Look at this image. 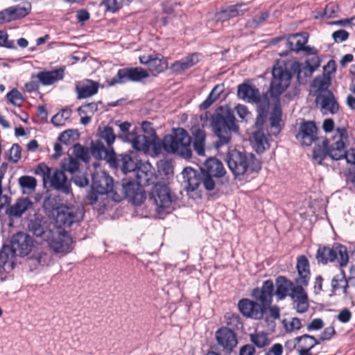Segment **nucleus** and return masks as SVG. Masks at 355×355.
<instances>
[{
  "label": "nucleus",
  "mask_w": 355,
  "mask_h": 355,
  "mask_svg": "<svg viewBox=\"0 0 355 355\" xmlns=\"http://www.w3.org/2000/svg\"><path fill=\"white\" fill-rule=\"evenodd\" d=\"M220 120L218 117L214 119L211 130L218 138L214 143V147L217 149L230 144L232 139V133H239V132L237 120L231 109Z\"/></svg>",
  "instance_id": "nucleus-3"
},
{
  "label": "nucleus",
  "mask_w": 355,
  "mask_h": 355,
  "mask_svg": "<svg viewBox=\"0 0 355 355\" xmlns=\"http://www.w3.org/2000/svg\"><path fill=\"white\" fill-rule=\"evenodd\" d=\"M256 103L257 104V116L255 124L257 126H261L267 117L270 103L266 96L263 98L261 96L260 101Z\"/></svg>",
  "instance_id": "nucleus-38"
},
{
  "label": "nucleus",
  "mask_w": 355,
  "mask_h": 355,
  "mask_svg": "<svg viewBox=\"0 0 355 355\" xmlns=\"http://www.w3.org/2000/svg\"><path fill=\"white\" fill-rule=\"evenodd\" d=\"M139 60L141 64L148 66V69L153 76L165 71L168 67L167 58L159 53L143 55L139 57Z\"/></svg>",
  "instance_id": "nucleus-12"
},
{
  "label": "nucleus",
  "mask_w": 355,
  "mask_h": 355,
  "mask_svg": "<svg viewBox=\"0 0 355 355\" xmlns=\"http://www.w3.org/2000/svg\"><path fill=\"white\" fill-rule=\"evenodd\" d=\"M348 135L345 128H338L333 137L332 143L327 140L323 141V147L327 153L333 159L339 160L344 158L345 152V144L347 141Z\"/></svg>",
  "instance_id": "nucleus-9"
},
{
  "label": "nucleus",
  "mask_w": 355,
  "mask_h": 355,
  "mask_svg": "<svg viewBox=\"0 0 355 355\" xmlns=\"http://www.w3.org/2000/svg\"><path fill=\"white\" fill-rule=\"evenodd\" d=\"M306 286L295 284V286L290 295L294 308L300 313H305L309 306L308 295L304 290Z\"/></svg>",
  "instance_id": "nucleus-19"
},
{
  "label": "nucleus",
  "mask_w": 355,
  "mask_h": 355,
  "mask_svg": "<svg viewBox=\"0 0 355 355\" xmlns=\"http://www.w3.org/2000/svg\"><path fill=\"white\" fill-rule=\"evenodd\" d=\"M16 255L9 245H3L0 250V270L6 272L12 270L15 267Z\"/></svg>",
  "instance_id": "nucleus-30"
},
{
  "label": "nucleus",
  "mask_w": 355,
  "mask_h": 355,
  "mask_svg": "<svg viewBox=\"0 0 355 355\" xmlns=\"http://www.w3.org/2000/svg\"><path fill=\"white\" fill-rule=\"evenodd\" d=\"M62 168L64 171L74 173L79 168V162L76 158L70 157L62 162Z\"/></svg>",
  "instance_id": "nucleus-54"
},
{
  "label": "nucleus",
  "mask_w": 355,
  "mask_h": 355,
  "mask_svg": "<svg viewBox=\"0 0 355 355\" xmlns=\"http://www.w3.org/2000/svg\"><path fill=\"white\" fill-rule=\"evenodd\" d=\"M123 188L124 190L125 195L132 198V202L135 204L139 205L141 203L145 197L141 192H137L136 190L138 189V185L134 182L130 181L123 184Z\"/></svg>",
  "instance_id": "nucleus-37"
},
{
  "label": "nucleus",
  "mask_w": 355,
  "mask_h": 355,
  "mask_svg": "<svg viewBox=\"0 0 355 355\" xmlns=\"http://www.w3.org/2000/svg\"><path fill=\"white\" fill-rule=\"evenodd\" d=\"M190 67H189V65L187 64V62H185V60L183 59H182L181 60H179V61H177V62H175L172 65H171V69L172 70L175 72V73H180L182 72H183L184 71L189 69Z\"/></svg>",
  "instance_id": "nucleus-60"
},
{
  "label": "nucleus",
  "mask_w": 355,
  "mask_h": 355,
  "mask_svg": "<svg viewBox=\"0 0 355 355\" xmlns=\"http://www.w3.org/2000/svg\"><path fill=\"white\" fill-rule=\"evenodd\" d=\"M133 0H103V4L105 7V11L115 13L125 5L129 4Z\"/></svg>",
  "instance_id": "nucleus-47"
},
{
  "label": "nucleus",
  "mask_w": 355,
  "mask_h": 355,
  "mask_svg": "<svg viewBox=\"0 0 355 355\" xmlns=\"http://www.w3.org/2000/svg\"><path fill=\"white\" fill-rule=\"evenodd\" d=\"M336 334L335 329L334 327H328L325 328L320 336L318 340L323 342L325 340H330Z\"/></svg>",
  "instance_id": "nucleus-62"
},
{
  "label": "nucleus",
  "mask_w": 355,
  "mask_h": 355,
  "mask_svg": "<svg viewBox=\"0 0 355 355\" xmlns=\"http://www.w3.org/2000/svg\"><path fill=\"white\" fill-rule=\"evenodd\" d=\"M162 145L168 153L176 154L185 159L191 157V137L183 128L173 129L171 134L163 138Z\"/></svg>",
  "instance_id": "nucleus-2"
},
{
  "label": "nucleus",
  "mask_w": 355,
  "mask_h": 355,
  "mask_svg": "<svg viewBox=\"0 0 355 355\" xmlns=\"http://www.w3.org/2000/svg\"><path fill=\"white\" fill-rule=\"evenodd\" d=\"M19 185L20 186L22 193L24 194H31L33 193L37 187V180L29 175H24L18 180Z\"/></svg>",
  "instance_id": "nucleus-40"
},
{
  "label": "nucleus",
  "mask_w": 355,
  "mask_h": 355,
  "mask_svg": "<svg viewBox=\"0 0 355 355\" xmlns=\"http://www.w3.org/2000/svg\"><path fill=\"white\" fill-rule=\"evenodd\" d=\"M193 138V148L198 155L204 156L205 153L206 133L199 127L191 129Z\"/></svg>",
  "instance_id": "nucleus-33"
},
{
  "label": "nucleus",
  "mask_w": 355,
  "mask_h": 355,
  "mask_svg": "<svg viewBox=\"0 0 355 355\" xmlns=\"http://www.w3.org/2000/svg\"><path fill=\"white\" fill-rule=\"evenodd\" d=\"M201 171L202 173L216 178H221L226 173L223 163L214 157H210L205 161Z\"/></svg>",
  "instance_id": "nucleus-27"
},
{
  "label": "nucleus",
  "mask_w": 355,
  "mask_h": 355,
  "mask_svg": "<svg viewBox=\"0 0 355 355\" xmlns=\"http://www.w3.org/2000/svg\"><path fill=\"white\" fill-rule=\"evenodd\" d=\"M34 242L33 238L26 233L17 232L10 240V248L17 255L24 257L33 250Z\"/></svg>",
  "instance_id": "nucleus-11"
},
{
  "label": "nucleus",
  "mask_w": 355,
  "mask_h": 355,
  "mask_svg": "<svg viewBox=\"0 0 355 355\" xmlns=\"http://www.w3.org/2000/svg\"><path fill=\"white\" fill-rule=\"evenodd\" d=\"M331 286L334 291H341L343 293H346L348 283L343 270L333 278Z\"/></svg>",
  "instance_id": "nucleus-46"
},
{
  "label": "nucleus",
  "mask_w": 355,
  "mask_h": 355,
  "mask_svg": "<svg viewBox=\"0 0 355 355\" xmlns=\"http://www.w3.org/2000/svg\"><path fill=\"white\" fill-rule=\"evenodd\" d=\"M274 291V284L271 279H267L263 282L261 288H255L252 291V297L263 306L266 310L272 302Z\"/></svg>",
  "instance_id": "nucleus-14"
},
{
  "label": "nucleus",
  "mask_w": 355,
  "mask_h": 355,
  "mask_svg": "<svg viewBox=\"0 0 355 355\" xmlns=\"http://www.w3.org/2000/svg\"><path fill=\"white\" fill-rule=\"evenodd\" d=\"M315 105L323 115L335 114L339 111V104L332 92L315 98Z\"/></svg>",
  "instance_id": "nucleus-16"
},
{
  "label": "nucleus",
  "mask_w": 355,
  "mask_h": 355,
  "mask_svg": "<svg viewBox=\"0 0 355 355\" xmlns=\"http://www.w3.org/2000/svg\"><path fill=\"white\" fill-rule=\"evenodd\" d=\"M249 11L248 3H238L227 6L218 12V17L220 20H227L231 18L242 16Z\"/></svg>",
  "instance_id": "nucleus-26"
},
{
  "label": "nucleus",
  "mask_w": 355,
  "mask_h": 355,
  "mask_svg": "<svg viewBox=\"0 0 355 355\" xmlns=\"http://www.w3.org/2000/svg\"><path fill=\"white\" fill-rule=\"evenodd\" d=\"M10 11H11V15L12 17H15V20L26 17L30 12V8H27L26 7H12L10 8Z\"/></svg>",
  "instance_id": "nucleus-59"
},
{
  "label": "nucleus",
  "mask_w": 355,
  "mask_h": 355,
  "mask_svg": "<svg viewBox=\"0 0 355 355\" xmlns=\"http://www.w3.org/2000/svg\"><path fill=\"white\" fill-rule=\"evenodd\" d=\"M292 71L297 73L298 81L304 83L306 78L311 77L313 71H311L305 64L294 62L291 65Z\"/></svg>",
  "instance_id": "nucleus-41"
},
{
  "label": "nucleus",
  "mask_w": 355,
  "mask_h": 355,
  "mask_svg": "<svg viewBox=\"0 0 355 355\" xmlns=\"http://www.w3.org/2000/svg\"><path fill=\"white\" fill-rule=\"evenodd\" d=\"M6 98L10 103L17 107H20L25 101L23 95L17 89H12L8 92Z\"/></svg>",
  "instance_id": "nucleus-51"
},
{
  "label": "nucleus",
  "mask_w": 355,
  "mask_h": 355,
  "mask_svg": "<svg viewBox=\"0 0 355 355\" xmlns=\"http://www.w3.org/2000/svg\"><path fill=\"white\" fill-rule=\"evenodd\" d=\"M71 112L68 110H62L58 112L51 119V123L55 126H62L65 124L66 121L69 119Z\"/></svg>",
  "instance_id": "nucleus-50"
},
{
  "label": "nucleus",
  "mask_w": 355,
  "mask_h": 355,
  "mask_svg": "<svg viewBox=\"0 0 355 355\" xmlns=\"http://www.w3.org/2000/svg\"><path fill=\"white\" fill-rule=\"evenodd\" d=\"M317 127L313 121L302 122L300 125L297 139L304 146H310L316 139Z\"/></svg>",
  "instance_id": "nucleus-21"
},
{
  "label": "nucleus",
  "mask_w": 355,
  "mask_h": 355,
  "mask_svg": "<svg viewBox=\"0 0 355 355\" xmlns=\"http://www.w3.org/2000/svg\"><path fill=\"white\" fill-rule=\"evenodd\" d=\"M215 339L220 350L230 354L238 344L235 333L227 327H221L215 333Z\"/></svg>",
  "instance_id": "nucleus-10"
},
{
  "label": "nucleus",
  "mask_w": 355,
  "mask_h": 355,
  "mask_svg": "<svg viewBox=\"0 0 355 355\" xmlns=\"http://www.w3.org/2000/svg\"><path fill=\"white\" fill-rule=\"evenodd\" d=\"M235 110L238 116L242 121L247 122L252 117L251 112L248 110V107L244 105L238 104L235 107Z\"/></svg>",
  "instance_id": "nucleus-58"
},
{
  "label": "nucleus",
  "mask_w": 355,
  "mask_h": 355,
  "mask_svg": "<svg viewBox=\"0 0 355 355\" xmlns=\"http://www.w3.org/2000/svg\"><path fill=\"white\" fill-rule=\"evenodd\" d=\"M150 199L155 205L156 213L159 216L171 211L173 196L171 190L166 184H155L150 193Z\"/></svg>",
  "instance_id": "nucleus-6"
},
{
  "label": "nucleus",
  "mask_w": 355,
  "mask_h": 355,
  "mask_svg": "<svg viewBox=\"0 0 355 355\" xmlns=\"http://www.w3.org/2000/svg\"><path fill=\"white\" fill-rule=\"evenodd\" d=\"M326 153L321 146H318L313 149V159L318 163L322 164V160L324 159Z\"/></svg>",
  "instance_id": "nucleus-63"
},
{
  "label": "nucleus",
  "mask_w": 355,
  "mask_h": 355,
  "mask_svg": "<svg viewBox=\"0 0 355 355\" xmlns=\"http://www.w3.org/2000/svg\"><path fill=\"white\" fill-rule=\"evenodd\" d=\"M282 109L279 104L275 105L272 108V111L270 116V123L271 128H279L281 126L282 123Z\"/></svg>",
  "instance_id": "nucleus-49"
},
{
  "label": "nucleus",
  "mask_w": 355,
  "mask_h": 355,
  "mask_svg": "<svg viewBox=\"0 0 355 355\" xmlns=\"http://www.w3.org/2000/svg\"><path fill=\"white\" fill-rule=\"evenodd\" d=\"M21 157V148L18 144H13L8 152L9 161L16 163Z\"/></svg>",
  "instance_id": "nucleus-57"
},
{
  "label": "nucleus",
  "mask_w": 355,
  "mask_h": 355,
  "mask_svg": "<svg viewBox=\"0 0 355 355\" xmlns=\"http://www.w3.org/2000/svg\"><path fill=\"white\" fill-rule=\"evenodd\" d=\"M81 212L80 209L74 207L59 206L55 218L56 225L60 227L70 226L76 220L78 214Z\"/></svg>",
  "instance_id": "nucleus-17"
},
{
  "label": "nucleus",
  "mask_w": 355,
  "mask_h": 355,
  "mask_svg": "<svg viewBox=\"0 0 355 355\" xmlns=\"http://www.w3.org/2000/svg\"><path fill=\"white\" fill-rule=\"evenodd\" d=\"M230 108L227 106L220 107L216 110L214 113H210L209 112H205L203 114L200 116V120L202 123V127L209 126L211 128H213L214 124V119L216 117H218L220 120L223 116L228 112Z\"/></svg>",
  "instance_id": "nucleus-36"
},
{
  "label": "nucleus",
  "mask_w": 355,
  "mask_h": 355,
  "mask_svg": "<svg viewBox=\"0 0 355 355\" xmlns=\"http://www.w3.org/2000/svg\"><path fill=\"white\" fill-rule=\"evenodd\" d=\"M238 308L243 315L254 320H261L264 317L266 309L257 302L243 298L238 302Z\"/></svg>",
  "instance_id": "nucleus-13"
},
{
  "label": "nucleus",
  "mask_w": 355,
  "mask_h": 355,
  "mask_svg": "<svg viewBox=\"0 0 355 355\" xmlns=\"http://www.w3.org/2000/svg\"><path fill=\"white\" fill-rule=\"evenodd\" d=\"M296 269L297 277L294 280L295 283L308 286L311 277L310 266L304 255H300L297 258Z\"/></svg>",
  "instance_id": "nucleus-23"
},
{
  "label": "nucleus",
  "mask_w": 355,
  "mask_h": 355,
  "mask_svg": "<svg viewBox=\"0 0 355 355\" xmlns=\"http://www.w3.org/2000/svg\"><path fill=\"white\" fill-rule=\"evenodd\" d=\"M28 230L41 241H46L52 236V231L49 229L48 224L43 216L35 214L28 225Z\"/></svg>",
  "instance_id": "nucleus-15"
},
{
  "label": "nucleus",
  "mask_w": 355,
  "mask_h": 355,
  "mask_svg": "<svg viewBox=\"0 0 355 355\" xmlns=\"http://www.w3.org/2000/svg\"><path fill=\"white\" fill-rule=\"evenodd\" d=\"M349 33L345 30H338L333 33L332 37L336 42H342L347 40Z\"/></svg>",
  "instance_id": "nucleus-64"
},
{
  "label": "nucleus",
  "mask_w": 355,
  "mask_h": 355,
  "mask_svg": "<svg viewBox=\"0 0 355 355\" xmlns=\"http://www.w3.org/2000/svg\"><path fill=\"white\" fill-rule=\"evenodd\" d=\"M276 290L275 294L278 300H282L287 296L290 297L295 286V282H293L284 276H279L275 279Z\"/></svg>",
  "instance_id": "nucleus-28"
},
{
  "label": "nucleus",
  "mask_w": 355,
  "mask_h": 355,
  "mask_svg": "<svg viewBox=\"0 0 355 355\" xmlns=\"http://www.w3.org/2000/svg\"><path fill=\"white\" fill-rule=\"evenodd\" d=\"M97 110V105L94 103H88L80 107L78 112L80 115L90 113L93 114Z\"/></svg>",
  "instance_id": "nucleus-61"
},
{
  "label": "nucleus",
  "mask_w": 355,
  "mask_h": 355,
  "mask_svg": "<svg viewBox=\"0 0 355 355\" xmlns=\"http://www.w3.org/2000/svg\"><path fill=\"white\" fill-rule=\"evenodd\" d=\"M72 150L73 154L76 158L82 159L84 162L89 161L90 156L89 150L87 148L77 144L73 146Z\"/></svg>",
  "instance_id": "nucleus-53"
},
{
  "label": "nucleus",
  "mask_w": 355,
  "mask_h": 355,
  "mask_svg": "<svg viewBox=\"0 0 355 355\" xmlns=\"http://www.w3.org/2000/svg\"><path fill=\"white\" fill-rule=\"evenodd\" d=\"M157 171L161 175L169 178L173 175V166L169 160L162 159L157 162Z\"/></svg>",
  "instance_id": "nucleus-48"
},
{
  "label": "nucleus",
  "mask_w": 355,
  "mask_h": 355,
  "mask_svg": "<svg viewBox=\"0 0 355 355\" xmlns=\"http://www.w3.org/2000/svg\"><path fill=\"white\" fill-rule=\"evenodd\" d=\"M330 85L331 79L329 76L322 74V76L316 77L311 84L313 92L315 98L320 95H324V94L327 92H331L329 89Z\"/></svg>",
  "instance_id": "nucleus-34"
},
{
  "label": "nucleus",
  "mask_w": 355,
  "mask_h": 355,
  "mask_svg": "<svg viewBox=\"0 0 355 355\" xmlns=\"http://www.w3.org/2000/svg\"><path fill=\"white\" fill-rule=\"evenodd\" d=\"M250 340L258 348H263L270 345L268 334L263 331H257L250 334Z\"/></svg>",
  "instance_id": "nucleus-44"
},
{
  "label": "nucleus",
  "mask_w": 355,
  "mask_h": 355,
  "mask_svg": "<svg viewBox=\"0 0 355 355\" xmlns=\"http://www.w3.org/2000/svg\"><path fill=\"white\" fill-rule=\"evenodd\" d=\"M64 71L61 69L51 71H41L36 78L44 85H50L63 78Z\"/></svg>",
  "instance_id": "nucleus-35"
},
{
  "label": "nucleus",
  "mask_w": 355,
  "mask_h": 355,
  "mask_svg": "<svg viewBox=\"0 0 355 355\" xmlns=\"http://www.w3.org/2000/svg\"><path fill=\"white\" fill-rule=\"evenodd\" d=\"M119 74L125 80L139 82L149 76L148 71L141 67L124 68L119 70Z\"/></svg>",
  "instance_id": "nucleus-31"
},
{
  "label": "nucleus",
  "mask_w": 355,
  "mask_h": 355,
  "mask_svg": "<svg viewBox=\"0 0 355 355\" xmlns=\"http://www.w3.org/2000/svg\"><path fill=\"white\" fill-rule=\"evenodd\" d=\"M99 84L92 80L85 79L76 84V91L78 99L91 97L98 92Z\"/></svg>",
  "instance_id": "nucleus-24"
},
{
  "label": "nucleus",
  "mask_w": 355,
  "mask_h": 355,
  "mask_svg": "<svg viewBox=\"0 0 355 355\" xmlns=\"http://www.w3.org/2000/svg\"><path fill=\"white\" fill-rule=\"evenodd\" d=\"M254 148L255 150L261 153L269 148L268 137L261 130H258L253 134Z\"/></svg>",
  "instance_id": "nucleus-42"
},
{
  "label": "nucleus",
  "mask_w": 355,
  "mask_h": 355,
  "mask_svg": "<svg viewBox=\"0 0 355 355\" xmlns=\"http://www.w3.org/2000/svg\"><path fill=\"white\" fill-rule=\"evenodd\" d=\"M120 163L121 170L125 173L130 171H135L139 164L137 159L130 154L121 155Z\"/></svg>",
  "instance_id": "nucleus-43"
},
{
  "label": "nucleus",
  "mask_w": 355,
  "mask_h": 355,
  "mask_svg": "<svg viewBox=\"0 0 355 355\" xmlns=\"http://www.w3.org/2000/svg\"><path fill=\"white\" fill-rule=\"evenodd\" d=\"M91 188L98 194H110L114 201L119 202L122 200V196L114 191L112 178L103 171L93 174Z\"/></svg>",
  "instance_id": "nucleus-8"
},
{
  "label": "nucleus",
  "mask_w": 355,
  "mask_h": 355,
  "mask_svg": "<svg viewBox=\"0 0 355 355\" xmlns=\"http://www.w3.org/2000/svg\"><path fill=\"white\" fill-rule=\"evenodd\" d=\"M316 259L319 263L324 264L337 260L342 267L345 266L349 261L346 247L339 243H334L331 248H319L317 251Z\"/></svg>",
  "instance_id": "nucleus-7"
},
{
  "label": "nucleus",
  "mask_w": 355,
  "mask_h": 355,
  "mask_svg": "<svg viewBox=\"0 0 355 355\" xmlns=\"http://www.w3.org/2000/svg\"><path fill=\"white\" fill-rule=\"evenodd\" d=\"M132 146L138 151L147 152L150 147V141L145 135H137L132 141Z\"/></svg>",
  "instance_id": "nucleus-45"
},
{
  "label": "nucleus",
  "mask_w": 355,
  "mask_h": 355,
  "mask_svg": "<svg viewBox=\"0 0 355 355\" xmlns=\"http://www.w3.org/2000/svg\"><path fill=\"white\" fill-rule=\"evenodd\" d=\"M46 242L55 252L66 254L70 251L72 239L65 232H60L56 236L52 233Z\"/></svg>",
  "instance_id": "nucleus-18"
},
{
  "label": "nucleus",
  "mask_w": 355,
  "mask_h": 355,
  "mask_svg": "<svg viewBox=\"0 0 355 355\" xmlns=\"http://www.w3.org/2000/svg\"><path fill=\"white\" fill-rule=\"evenodd\" d=\"M272 75L269 92L271 96L278 98L288 87L293 76L285 64L279 63L273 66Z\"/></svg>",
  "instance_id": "nucleus-5"
},
{
  "label": "nucleus",
  "mask_w": 355,
  "mask_h": 355,
  "mask_svg": "<svg viewBox=\"0 0 355 355\" xmlns=\"http://www.w3.org/2000/svg\"><path fill=\"white\" fill-rule=\"evenodd\" d=\"M182 183L188 195L196 192L201 182V179L198 171L191 167H186L182 172Z\"/></svg>",
  "instance_id": "nucleus-22"
},
{
  "label": "nucleus",
  "mask_w": 355,
  "mask_h": 355,
  "mask_svg": "<svg viewBox=\"0 0 355 355\" xmlns=\"http://www.w3.org/2000/svg\"><path fill=\"white\" fill-rule=\"evenodd\" d=\"M33 207V202L28 198H19L12 205L6 209V214L10 218H19Z\"/></svg>",
  "instance_id": "nucleus-29"
},
{
  "label": "nucleus",
  "mask_w": 355,
  "mask_h": 355,
  "mask_svg": "<svg viewBox=\"0 0 355 355\" xmlns=\"http://www.w3.org/2000/svg\"><path fill=\"white\" fill-rule=\"evenodd\" d=\"M79 137L77 130H67L61 133L58 137V140L60 142L67 144L71 141L77 139Z\"/></svg>",
  "instance_id": "nucleus-56"
},
{
  "label": "nucleus",
  "mask_w": 355,
  "mask_h": 355,
  "mask_svg": "<svg viewBox=\"0 0 355 355\" xmlns=\"http://www.w3.org/2000/svg\"><path fill=\"white\" fill-rule=\"evenodd\" d=\"M309 34L307 33L291 35L286 40V46L290 51L299 52L304 49L308 42Z\"/></svg>",
  "instance_id": "nucleus-32"
},
{
  "label": "nucleus",
  "mask_w": 355,
  "mask_h": 355,
  "mask_svg": "<svg viewBox=\"0 0 355 355\" xmlns=\"http://www.w3.org/2000/svg\"><path fill=\"white\" fill-rule=\"evenodd\" d=\"M295 341L297 349H311L315 346L320 344V340L308 334L297 337Z\"/></svg>",
  "instance_id": "nucleus-39"
},
{
  "label": "nucleus",
  "mask_w": 355,
  "mask_h": 355,
  "mask_svg": "<svg viewBox=\"0 0 355 355\" xmlns=\"http://www.w3.org/2000/svg\"><path fill=\"white\" fill-rule=\"evenodd\" d=\"M91 153L97 158L102 159L103 156L106 155L107 150L104 144L101 141H95L91 145Z\"/></svg>",
  "instance_id": "nucleus-52"
},
{
  "label": "nucleus",
  "mask_w": 355,
  "mask_h": 355,
  "mask_svg": "<svg viewBox=\"0 0 355 355\" xmlns=\"http://www.w3.org/2000/svg\"><path fill=\"white\" fill-rule=\"evenodd\" d=\"M135 172L139 185H150L156 178L155 169L148 162L139 161Z\"/></svg>",
  "instance_id": "nucleus-20"
},
{
  "label": "nucleus",
  "mask_w": 355,
  "mask_h": 355,
  "mask_svg": "<svg viewBox=\"0 0 355 355\" xmlns=\"http://www.w3.org/2000/svg\"><path fill=\"white\" fill-rule=\"evenodd\" d=\"M227 163L235 178L241 180L244 176L258 172L261 169V163L252 153H245L236 149L227 153Z\"/></svg>",
  "instance_id": "nucleus-1"
},
{
  "label": "nucleus",
  "mask_w": 355,
  "mask_h": 355,
  "mask_svg": "<svg viewBox=\"0 0 355 355\" xmlns=\"http://www.w3.org/2000/svg\"><path fill=\"white\" fill-rule=\"evenodd\" d=\"M34 173L42 178L44 184L49 183L55 189L67 194L71 192L69 182L63 171L52 169L41 163L35 168Z\"/></svg>",
  "instance_id": "nucleus-4"
},
{
  "label": "nucleus",
  "mask_w": 355,
  "mask_h": 355,
  "mask_svg": "<svg viewBox=\"0 0 355 355\" xmlns=\"http://www.w3.org/2000/svg\"><path fill=\"white\" fill-rule=\"evenodd\" d=\"M100 137L105 140L107 146H110L115 141L116 137L112 127L105 126L100 131Z\"/></svg>",
  "instance_id": "nucleus-55"
},
{
  "label": "nucleus",
  "mask_w": 355,
  "mask_h": 355,
  "mask_svg": "<svg viewBox=\"0 0 355 355\" xmlns=\"http://www.w3.org/2000/svg\"><path fill=\"white\" fill-rule=\"evenodd\" d=\"M237 96L248 103H258L261 100L259 89L252 85L243 83L238 86Z\"/></svg>",
  "instance_id": "nucleus-25"
}]
</instances>
